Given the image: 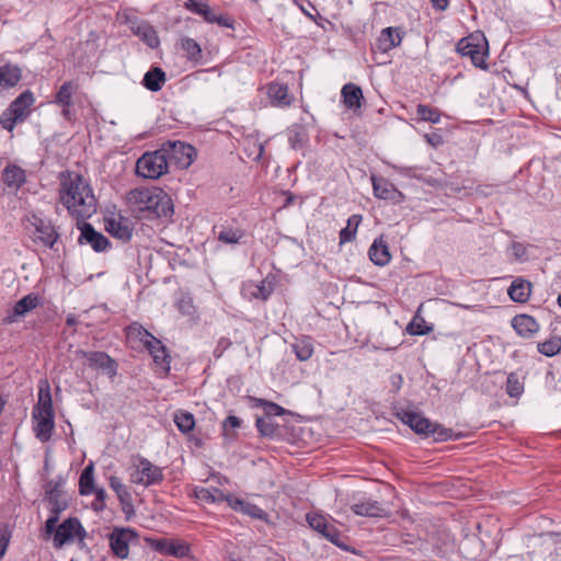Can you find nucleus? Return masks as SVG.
<instances>
[{
    "mask_svg": "<svg viewBox=\"0 0 561 561\" xmlns=\"http://www.w3.org/2000/svg\"><path fill=\"white\" fill-rule=\"evenodd\" d=\"M93 472V463H90L83 469L79 479V491L81 495H90L93 493L95 489Z\"/></svg>",
    "mask_w": 561,
    "mask_h": 561,
    "instance_id": "nucleus-40",
    "label": "nucleus"
},
{
    "mask_svg": "<svg viewBox=\"0 0 561 561\" xmlns=\"http://www.w3.org/2000/svg\"><path fill=\"white\" fill-rule=\"evenodd\" d=\"M267 95L271 104L278 107L289 106L293 101L288 93V87L284 83H270L267 85Z\"/></svg>",
    "mask_w": 561,
    "mask_h": 561,
    "instance_id": "nucleus-24",
    "label": "nucleus"
},
{
    "mask_svg": "<svg viewBox=\"0 0 561 561\" xmlns=\"http://www.w3.org/2000/svg\"><path fill=\"white\" fill-rule=\"evenodd\" d=\"M242 513H244L251 517L257 518V519H262L265 515L264 511L261 507H259L255 504L248 503V502H245Z\"/></svg>",
    "mask_w": 561,
    "mask_h": 561,
    "instance_id": "nucleus-56",
    "label": "nucleus"
},
{
    "mask_svg": "<svg viewBox=\"0 0 561 561\" xmlns=\"http://www.w3.org/2000/svg\"><path fill=\"white\" fill-rule=\"evenodd\" d=\"M506 392L510 397L517 398L524 392V382L516 373H511L506 380Z\"/></svg>",
    "mask_w": 561,
    "mask_h": 561,
    "instance_id": "nucleus-45",
    "label": "nucleus"
},
{
    "mask_svg": "<svg viewBox=\"0 0 561 561\" xmlns=\"http://www.w3.org/2000/svg\"><path fill=\"white\" fill-rule=\"evenodd\" d=\"M136 537V533L129 528H115L110 535V546L119 559H126L129 553V540Z\"/></svg>",
    "mask_w": 561,
    "mask_h": 561,
    "instance_id": "nucleus-15",
    "label": "nucleus"
},
{
    "mask_svg": "<svg viewBox=\"0 0 561 561\" xmlns=\"http://www.w3.org/2000/svg\"><path fill=\"white\" fill-rule=\"evenodd\" d=\"M3 183L18 191L26 182L25 171L16 164H8L2 171Z\"/></svg>",
    "mask_w": 561,
    "mask_h": 561,
    "instance_id": "nucleus-25",
    "label": "nucleus"
},
{
    "mask_svg": "<svg viewBox=\"0 0 561 561\" xmlns=\"http://www.w3.org/2000/svg\"><path fill=\"white\" fill-rule=\"evenodd\" d=\"M90 366L102 369L110 377H114L117 370L116 362L104 352L83 353Z\"/></svg>",
    "mask_w": 561,
    "mask_h": 561,
    "instance_id": "nucleus-21",
    "label": "nucleus"
},
{
    "mask_svg": "<svg viewBox=\"0 0 561 561\" xmlns=\"http://www.w3.org/2000/svg\"><path fill=\"white\" fill-rule=\"evenodd\" d=\"M110 486L115 491L121 502H125L129 499V492L119 478L114 476L110 477Z\"/></svg>",
    "mask_w": 561,
    "mask_h": 561,
    "instance_id": "nucleus-50",
    "label": "nucleus"
},
{
    "mask_svg": "<svg viewBox=\"0 0 561 561\" xmlns=\"http://www.w3.org/2000/svg\"><path fill=\"white\" fill-rule=\"evenodd\" d=\"M32 225L34 226V241L41 242L44 247L54 249L59 234L54 225L49 220L33 216Z\"/></svg>",
    "mask_w": 561,
    "mask_h": 561,
    "instance_id": "nucleus-14",
    "label": "nucleus"
},
{
    "mask_svg": "<svg viewBox=\"0 0 561 561\" xmlns=\"http://www.w3.org/2000/svg\"><path fill=\"white\" fill-rule=\"evenodd\" d=\"M39 302L38 295L30 294L20 299L12 308L10 316H24L26 312L32 311Z\"/></svg>",
    "mask_w": 561,
    "mask_h": 561,
    "instance_id": "nucleus-38",
    "label": "nucleus"
},
{
    "mask_svg": "<svg viewBox=\"0 0 561 561\" xmlns=\"http://www.w3.org/2000/svg\"><path fill=\"white\" fill-rule=\"evenodd\" d=\"M217 239L225 244H238L245 237V231L233 222L226 221L214 227Z\"/></svg>",
    "mask_w": 561,
    "mask_h": 561,
    "instance_id": "nucleus-19",
    "label": "nucleus"
},
{
    "mask_svg": "<svg viewBox=\"0 0 561 561\" xmlns=\"http://www.w3.org/2000/svg\"><path fill=\"white\" fill-rule=\"evenodd\" d=\"M538 351L546 356H554L561 351V339L554 337L539 343Z\"/></svg>",
    "mask_w": 561,
    "mask_h": 561,
    "instance_id": "nucleus-46",
    "label": "nucleus"
},
{
    "mask_svg": "<svg viewBox=\"0 0 561 561\" xmlns=\"http://www.w3.org/2000/svg\"><path fill=\"white\" fill-rule=\"evenodd\" d=\"M351 508L358 516L382 517L386 515V510L382 505L369 499L354 503Z\"/></svg>",
    "mask_w": 561,
    "mask_h": 561,
    "instance_id": "nucleus-28",
    "label": "nucleus"
},
{
    "mask_svg": "<svg viewBox=\"0 0 561 561\" xmlns=\"http://www.w3.org/2000/svg\"><path fill=\"white\" fill-rule=\"evenodd\" d=\"M105 229L114 238L127 242L133 237V224L122 214L113 215L110 218H105Z\"/></svg>",
    "mask_w": 561,
    "mask_h": 561,
    "instance_id": "nucleus-13",
    "label": "nucleus"
},
{
    "mask_svg": "<svg viewBox=\"0 0 561 561\" xmlns=\"http://www.w3.org/2000/svg\"><path fill=\"white\" fill-rule=\"evenodd\" d=\"M512 254L516 260H524L527 256V247L519 242H513L512 247Z\"/></svg>",
    "mask_w": 561,
    "mask_h": 561,
    "instance_id": "nucleus-58",
    "label": "nucleus"
},
{
    "mask_svg": "<svg viewBox=\"0 0 561 561\" xmlns=\"http://www.w3.org/2000/svg\"><path fill=\"white\" fill-rule=\"evenodd\" d=\"M393 169L402 175L409 178L420 179L419 168L416 167H403V165H394Z\"/></svg>",
    "mask_w": 561,
    "mask_h": 561,
    "instance_id": "nucleus-59",
    "label": "nucleus"
},
{
    "mask_svg": "<svg viewBox=\"0 0 561 561\" xmlns=\"http://www.w3.org/2000/svg\"><path fill=\"white\" fill-rule=\"evenodd\" d=\"M77 226L81 233L78 239L79 243H88L95 252H104L110 248L108 239L101 232L96 231L89 222L77 221Z\"/></svg>",
    "mask_w": 561,
    "mask_h": 561,
    "instance_id": "nucleus-11",
    "label": "nucleus"
},
{
    "mask_svg": "<svg viewBox=\"0 0 561 561\" xmlns=\"http://www.w3.org/2000/svg\"><path fill=\"white\" fill-rule=\"evenodd\" d=\"M129 27L134 35L138 36L150 48H157L160 39L157 31L146 21L128 20Z\"/></svg>",
    "mask_w": 561,
    "mask_h": 561,
    "instance_id": "nucleus-16",
    "label": "nucleus"
},
{
    "mask_svg": "<svg viewBox=\"0 0 561 561\" xmlns=\"http://www.w3.org/2000/svg\"><path fill=\"white\" fill-rule=\"evenodd\" d=\"M76 89L77 85L72 81H66L56 93L54 102L61 107H70Z\"/></svg>",
    "mask_w": 561,
    "mask_h": 561,
    "instance_id": "nucleus-36",
    "label": "nucleus"
},
{
    "mask_svg": "<svg viewBox=\"0 0 561 561\" xmlns=\"http://www.w3.org/2000/svg\"><path fill=\"white\" fill-rule=\"evenodd\" d=\"M207 4L208 3L206 1L186 0L184 2V8L187 11L202 16Z\"/></svg>",
    "mask_w": 561,
    "mask_h": 561,
    "instance_id": "nucleus-53",
    "label": "nucleus"
},
{
    "mask_svg": "<svg viewBox=\"0 0 561 561\" xmlns=\"http://www.w3.org/2000/svg\"><path fill=\"white\" fill-rule=\"evenodd\" d=\"M368 255L370 261L378 266H385L390 262L389 248L382 237L374 240L368 250Z\"/></svg>",
    "mask_w": 561,
    "mask_h": 561,
    "instance_id": "nucleus-27",
    "label": "nucleus"
},
{
    "mask_svg": "<svg viewBox=\"0 0 561 561\" xmlns=\"http://www.w3.org/2000/svg\"><path fill=\"white\" fill-rule=\"evenodd\" d=\"M431 2L435 9L440 11L446 10L449 4L448 0H431Z\"/></svg>",
    "mask_w": 561,
    "mask_h": 561,
    "instance_id": "nucleus-64",
    "label": "nucleus"
},
{
    "mask_svg": "<svg viewBox=\"0 0 561 561\" xmlns=\"http://www.w3.org/2000/svg\"><path fill=\"white\" fill-rule=\"evenodd\" d=\"M341 95L347 108L356 110L362 106V100L364 99V95L360 87L357 84L346 83L341 90Z\"/></svg>",
    "mask_w": 561,
    "mask_h": 561,
    "instance_id": "nucleus-32",
    "label": "nucleus"
},
{
    "mask_svg": "<svg viewBox=\"0 0 561 561\" xmlns=\"http://www.w3.org/2000/svg\"><path fill=\"white\" fill-rule=\"evenodd\" d=\"M163 480V473L160 467L153 465L146 458H139L137 463H134L130 472V481L135 484L150 486L158 484Z\"/></svg>",
    "mask_w": 561,
    "mask_h": 561,
    "instance_id": "nucleus-8",
    "label": "nucleus"
},
{
    "mask_svg": "<svg viewBox=\"0 0 561 561\" xmlns=\"http://www.w3.org/2000/svg\"><path fill=\"white\" fill-rule=\"evenodd\" d=\"M207 4L208 3L206 1L186 0L184 2V8L187 11L202 16Z\"/></svg>",
    "mask_w": 561,
    "mask_h": 561,
    "instance_id": "nucleus-54",
    "label": "nucleus"
},
{
    "mask_svg": "<svg viewBox=\"0 0 561 561\" xmlns=\"http://www.w3.org/2000/svg\"><path fill=\"white\" fill-rule=\"evenodd\" d=\"M202 18L207 23H216V24L227 27V28H233L234 21L231 18H229L226 14L217 13L208 4L202 14Z\"/></svg>",
    "mask_w": 561,
    "mask_h": 561,
    "instance_id": "nucleus-39",
    "label": "nucleus"
},
{
    "mask_svg": "<svg viewBox=\"0 0 561 561\" xmlns=\"http://www.w3.org/2000/svg\"><path fill=\"white\" fill-rule=\"evenodd\" d=\"M164 149L144 153L136 163V173L145 179L156 180L168 172L169 163Z\"/></svg>",
    "mask_w": 561,
    "mask_h": 561,
    "instance_id": "nucleus-5",
    "label": "nucleus"
},
{
    "mask_svg": "<svg viewBox=\"0 0 561 561\" xmlns=\"http://www.w3.org/2000/svg\"><path fill=\"white\" fill-rule=\"evenodd\" d=\"M307 523L309 526L318 531L323 538L328 539L330 542L341 547V538L342 535L340 530L332 524H330L327 518L320 514L310 513L306 516Z\"/></svg>",
    "mask_w": 561,
    "mask_h": 561,
    "instance_id": "nucleus-12",
    "label": "nucleus"
},
{
    "mask_svg": "<svg viewBox=\"0 0 561 561\" xmlns=\"http://www.w3.org/2000/svg\"><path fill=\"white\" fill-rule=\"evenodd\" d=\"M58 513H59V508H54L53 510V515L46 520L45 523V533L50 536V535H55V531L57 529L56 525L58 523Z\"/></svg>",
    "mask_w": 561,
    "mask_h": 561,
    "instance_id": "nucleus-57",
    "label": "nucleus"
},
{
    "mask_svg": "<svg viewBox=\"0 0 561 561\" xmlns=\"http://www.w3.org/2000/svg\"><path fill=\"white\" fill-rule=\"evenodd\" d=\"M80 529H82V526L77 518H67L55 531L54 547L57 549L61 548L66 542L71 540Z\"/></svg>",
    "mask_w": 561,
    "mask_h": 561,
    "instance_id": "nucleus-18",
    "label": "nucleus"
},
{
    "mask_svg": "<svg viewBox=\"0 0 561 561\" xmlns=\"http://www.w3.org/2000/svg\"><path fill=\"white\" fill-rule=\"evenodd\" d=\"M274 290V283L265 278L259 283L249 282L244 284L242 293L245 297L266 300Z\"/></svg>",
    "mask_w": 561,
    "mask_h": 561,
    "instance_id": "nucleus-22",
    "label": "nucleus"
},
{
    "mask_svg": "<svg viewBox=\"0 0 561 561\" xmlns=\"http://www.w3.org/2000/svg\"><path fill=\"white\" fill-rule=\"evenodd\" d=\"M174 423L182 433H190L195 426L194 415L186 411H179L174 414Z\"/></svg>",
    "mask_w": 561,
    "mask_h": 561,
    "instance_id": "nucleus-42",
    "label": "nucleus"
},
{
    "mask_svg": "<svg viewBox=\"0 0 561 561\" xmlns=\"http://www.w3.org/2000/svg\"><path fill=\"white\" fill-rule=\"evenodd\" d=\"M64 484V480L58 478L57 480H50L45 485L46 494L48 495L50 501H58V497L61 494V485Z\"/></svg>",
    "mask_w": 561,
    "mask_h": 561,
    "instance_id": "nucleus-49",
    "label": "nucleus"
},
{
    "mask_svg": "<svg viewBox=\"0 0 561 561\" xmlns=\"http://www.w3.org/2000/svg\"><path fill=\"white\" fill-rule=\"evenodd\" d=\"M511 324L516 333L524 339L533 337L540 329L536 318H512Z\"/></svg>",
    "mask_w": 561,
    "mask_h": 561,
    "instance_id": "nucleus-30",
    "label": "nucleus"
},
{
    "mask_svg": "<svg viewBox=\"0 0 561 561\" xmlns=\"http://www.w3.org/2000/svg\"><path fill=\"white\" fill-rule=\"evenodd\" d=\"M256 427L263 436L271 437L276 433V425L270 417H257Z\"/></svg>",
    "mask_w": 561,
    "mask_h": 561,
    "instance_id": "nucleus-48",
    "label": "nucleus"
},
{
    "mask_svg": "<svg viewBox=\"0 0 561 561\" xmlns=\"http://www.w3.org/2000/svg\"><path fill=\"white\" fill-rule=\"evenodd\" d=\"M32 419L34 421L33 431L36 438H38L42 443L48 442L55 428L54 414L39 415L37 413H32Z\"/></svg>",
    "mask_w": 561,
    "mask_h": 561,
    "instance_id": "nucleus-20",
    "label": "nucleus"
},
{
    "mask_svg": "<svg viewBox=\"0 0 561 561\" xmlns=\"http://www.w3.org/2000/svg\"><path fill=\"white\" fill-rule=\"evenodd\" d=\"M22 78V70L19 66L5 64L0 67V90L14 88Z\"/></svg>",
    "mask_w": 561,
    "mask_h": 561,
    "instance_id": "nucleus-29",
    "label": "nucleus"
},
{
    "mask_svg": "<svg viewBox=\"0 0 561 561\" xmlns=\"http://www.w3.org/2000/svg\"><path fill=\"white\" fill-rule=\"evenodd\" d=\"M289 141L294 149H301L306 142V134L304 131H296L290 136Z\"/></svg>",
    "mask_w": 561,
    "mask_h": 561,
    "instance_id": "nucleus-60",
    "label": "nucleus"
},
{
    "mask_svg": "<svg viewBox=\"0 0 561 561\" xmlns=\"http://www.w3.org/2000/svg\"><path fill=\"white\" fill-rule=\"evenodd\" d=\"M224 501H226L232 510L238 512H242L243 506L245 504L244 501L237 499L232 495H226Z\"/></svg>",
    "mask_w": 561,
    "mask_h": 561,
    "instance_id": "nucleus-61",
    "label": "nucleus"
},
{
    "mask_svg": "<svg viewBox=\"0 0 561 561\" xmlns=\"http://www.w3.org/2000/svg\"><path fill=\"white\" fill-rule=\"evenodd\" d=\"M531 290V284L523 278H516L508 288V296L513 301L525 302Z\"/></svg>",
    "mask_w": 561,
    "mask_h": 561,
    "instance_id": "nucleus-33",
    "label": "nucleus"
},
{
    "mask_svg": "<svg viewBox=\"0 0 561 561\" xmlns=\"http://www.w3.org/2000/svg\"><path fill=\"white\" fill-rule=\"evenodd\" d=\"M127 199L147 219H169L173 215L172 199L161 188H135Z\"/></svg>",
    "mask_w": 561,
    "mask_h": 561,
    "instance_id": "nucleus-2",
    "label": "nucleus"
},
{
    "mask_svg": "<svg viewBox=\"0 0 561 561\" xmlns=\"http://www.w3.org/2000/svg\"><path fill=\"white\" fill-rule=\"evenodd\" d=\"M180 47L184 51L186 58L191 61L201 64L203 60V51L201 45L191 37H182Z\"/></svg>",
    "mask_w": 561,
    "mask_h": 561,
    "instance_id": "nucleus-35",
    "label": "nucleus"
},
{
    "mask_svg": "<svg viewBox=\"0 0 561 561\" xmlns=\"http://www.w3.org/2000/svg\"><path fill=\"white\" fill-rule=\"evenodd\" d=\"M12 536V530L9 525H2L0 527V559L4 556L10 539Z\"/></svg>",
    "mask_w": 561,
    "mask_h": 561,
    "instance_id": "nucleus-52",
    "label": "nucleus"
},
{
    "mask_svg": "<svg viewBox=\"0 0 561 561\" xmlns=\"http://www.w3.org/2000/svg\"><path fill=\"white\" fill-rule=\"evenodd\" d=\"M34 103L35 98L31 90L22 92L0 115L2 128L12 131L16 124L23 123L28 117Z\"/></svg>",
    "mask_w": 561,
    "mask_h": 561,
    "instance_id": "nucleus-4",
    "label": "nucleus"
},
{
    "mask_svg": "<svg viewBox=\"0 0 561 561\" xmlns=\"http://www.w3.org/2000/svg\"><path fill=\"white\" fill-rule=\"evenodd\" d=\"M139 334L154 363L161 366L163 374L167 375L170 371V356L167 352V347L147 330L139 331Z\"/></svg>",
    "mask_w": 561,
    "mask_h": 561,
    "instance_id": "nucleus-9",
    "label": "nucleus"
},
{
    "mask_svg": "<svg viewBox=\"0 0 561 561\" xmlns=\"http://www.w3.org/2000/svg\"><path fill=\"white\" fill-rule=\"evenodd\" d=\"M95 495L96 502L100 503L99 508L105 507V500H106V492L103 488H96L94 489L93 493Z\"/></svg>",
    "mask_w": 561,
    "mask_h": 561,
    "instance_id": "nucleus-62",
    "label": "nucleus"
},
{
    "mask_svg": "<svg viewBox=\"0 0 561 561\" xmlns=\"http://www.w3.org/2000/svg\"><path fill=\"white\" fill-rule=\"evenodd\" d=\"M197 497L202 501L210 502V503H219L224 502L226 494H224L218 489H201L197 492Z\"/></svg>",
    "mask_w": 561,
    "mask_h": 561,
    "instance_id": "nucleus-47",
    "label": "nucleus"
},
{
    "mask_svg": "<svg viewBox=\"0 0 561 561\" xmlns=\"http://www.w3.org/2000/svg\"><path fill=\"white\" fill-rule=\"evenodd\" d=\"M32 413L54 414L50 386L47 379H41L38 385V401Z\"/></svg>",
    "mask_w": 561,
    "mask_h": 561,
    "instance_id": "nucleus-23",
    "label": "nucleus"
},
{
    "mask_svg": "<svg viewBox=\"0 0 561 561\" xmlns=\"http://www.w3.org/2000/svg\"><path fill=\"white\" fill-rule=\"evenodd\" d=\"M175 306L183 316H191L195 311L192 296L182 290L175 296Z\"/></svg>",
    "mask_w": 561,
    "mask_h": 561,
    "instance_id": "nucleus-41",
    "label": "nucleus"
},
{
    "mask_svg": "<svg viewBox=\"0 0 561 561\" xmlns=\"http://www.w3.org/2000/svg\"><path fill=\"white\" fill-rule=\"evenodd\" d=\"M290 346L297 359L300 362H306L313 355V343L310 336L304 335L295 339Z\"/></svg>",
    "mask_w": 561,
    "mask_h": 561,
    "instance_id": "nucleus-34",
    "label": "nucleus"
},
{
    "mask_svg": "<svg viewBox=\"0 0 561 561\" xmlns=\"http://www.w3.org/2000/svg\"><path fill=\"white\" fill-rule=\"evenodd\" d=\"M425 138H426L427 142L431 144L433 147H438L443 144V137L436 133L431 134V135H425Z\"/></svg>",
    "mask_w": 561,
    "mask_h": 561,
    "instance_id": "nucleus-63",
    "label": "nucleus"
},
{
    "mask_svg": "<svg viewBox=\"0 0 561 561\" xmlns=\"http://www.w3.org/2000/svg\"><path fill=\"white\" fill-rule=\"evenodd\" d=\"M59 201L77 221L91 218L96 213V198L89 182L78 173H61Z\"/></svg>",
    "mask_w": 561,
    "mask_h": 561,
    "instance_id": "nucleus-1",
    "label": "nucleus"
},
{
    "mask_svg": "<svg viewBox=\"0 0 561 561\" xmlns=\"http://www.w3.org/2000/svg\"><path fill=\"white\" fill-rule=\"evenodd\" d=\"M167 81V75L160 67H152L148 70L142 78V85L151 91L158 92L162 89Z\"/></svg>",
    "mask_w": 561,
    "mask_h": 561,
    "instance_id": "nucleus-31",
    "label": "nucleus"
},
{
    "mask_svg": "<svg viewBox=\"0 0 561 561\" xmlns=\"http://www.w3.org/2000/svg\"><path fill=\"white\" fill-rule=\"evenodd\" d=\"M362 219H363L362 215H358V214H354L348 217L346 227L340 231V242L341 243L351 242L355 239L357 228L360 225Z\"/></svg>",
    "mask_w": 561,
    "mask_h": 561,
    "instance_id": "nucleus-37",
    "label": "nucleus"
},
{
    "mask_svg": "<svg viewBox=\"0 0 561 561\" xmlns=\"http://www.w3.org/2000/svg\"><path fill=\"white\" fill-rule=\"evenodd\" d=\"M259 403H260L261 407H263L264 412L267 415V417L272 416V415L273 416H280V415H284L285 412H286V410L283 407L278 405V404H276L274 402H268V401H265L263 399H260Z\"/></svg>",
    "mask_w": 561,
    "mask_h": 561,
    "instance_id": "nucleus-51",
    "label": "nucleus"
},
{
    "mask_svg": "<svg viewBox=\"0 0 561 561\" xmlns=\"http://www.w3.org/2000/svg\"><path fill=\"white\" fill-rule=\"evenodd\" d=\"M146 542L154 551L175 558L186 557L190 552V547L180 540H170L167 538H146Z\"/></svg>",
    "mask_w": 561,
    "mask_h": 561,
    "instance_id": "nucleus-10",
    "label": "nucleus"
},
{
    "mask_svg": "<svg viewBox=\"0 0 561 561\" xmlns=\"http://www.w3.org/2000/svg\"><path fill=\"white\" fill-rule=\"evenodd\" d=\"M402 37L397 27H386L373 45V53L386 54L401 44Z\"/></svg>",
    "mask_w": 561,
    "mask_h": 561,
    "instance_id": "nucleus-17",
    "label": "nucleus"
},
{
    "mask_svg": "<svg viewBox=\"0 0 561 561\" xmlns=\"http://www.w3.org/2000/svg\"><path fill=\"white\" fill-rule=\"evenodd\" d=\"M433 327L425 322L424 318H412L405 331L411 335H424L432 332Z\"/></svg>",
    "mask_w": 561,
    "mask_h": 561,
    "instance_id": "nucleus-44",
    "label": "nucleus"
},
{
    "mask_svg": "<svg viewBox=\"0 0 561 561\" xmlns=\"http://www.w3.org/2000/svg\"><path fill=\"white\" fill-rule=\"evenodd\" d=\"M400 421L409 425L416 434L426 437L432 436L436 442H445L448 439H458L459 435H454L450 428H446L438 423H434L423 414L413 411L398 412Z\"/></svg>",
    "mask_w": 561,
    "mask_h": 561,
    "instance_id": "nucleus-3",
    "label": "nucleus"
},
{
    "mask_svg": "<svg viewBox=\"0 0 561 561\" xmlns=\"http://www.w3.org/2000/svg\"><path fill=\"white\" fill-rule=\"evenodd\" d=\"M164 149V156H167L168 163H174L178 168H188L196 156V150L193 146L180 141L169 140L161 146Z\"/></svg>",
    "mask_w": 561,
    "mask_h": 561,
    "instance_id": "nucleus-7",
    "label": "nucleus"
},
{
    "mask_svg": "<svg viewBox=\"0 0 561 561\" xmlns=\"http://www.w3.org/2000/svg\"><path fill=\"white\" fill-rule=\"evenodd\" d=\"M457 51L469 57L473 66L483 70L488 69L485 57L488 55V42L482 35H470L461 38L457 44Z\"/></svg>",
    "mask_w": 561,
    "mask_h": 561,
    "instance_id": "nucleus-6",
    "label": "nucleus"
},
{
    "mask_svg": "<svg viewBox=\"0 0 561 561\" xmlns=\"http://www.w3.org/2000/svg\"><path fill=\"white\" fill-rule=\"evenodd\" d=\"M241 426V420L234 415H229L224 422H222V431L224 435L227 437H230V430L239 428Z\"/></svg>",
    "mask_w": 561,
    "mask_h": 561,
    "instance_id": "nucleus-55",
    "label": "nucleus"
},
{
    "mask_svg": "<svg viewBox=\"0 0 561 561\" xmlns=\"http://www.w3.org/2000/svg\"><path fill=\"white\" fill-rule=\"evenodd\" d=\"M416 115L420 119L437 124L440 121V112L437 108L431 107L426 104H419L416 106Z\"/></svg>",
    "mask_w": 561,
    "mask_h": 561,
    "instance_id": "nucleus-43",
    "label": "nucleus"
},
{
    "mask_svg": "<svg viewBox=\"0 0 561 561\" xmlns=\"http://www.w3.org/2000/svg\"><path fill=\"white\" fill-rule=\"evenodd\" d=\"M373 188L376 197L381 199L397 201L402 197L401 192L388 180L373 176Z\"/></svg>",
    "mask_w": 561,
    "mask_h": 561,
    "instance_id": "nucleus-26",
    "label": "nucleus"
}]
</instances>
